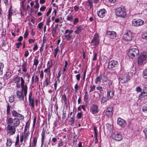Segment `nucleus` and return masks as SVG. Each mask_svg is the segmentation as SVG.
<instances>
[{
  "label": "nucleus",
  "mask_w": 147,
  "mask_h": 147,
  "mask_svg": "<svg viewBox=\"0 0 147 147\" xmlns=\"http://www.w3.org/2000/svg\"><path fill=\"white\" fill-rule=\"evenodd\" d=\"M13 9H12V6H11L9 9L8 13V19H10L11 18V16L13 14Z\"/></svg>",
  "instance_id": "26"
},
{
  "label": "nucleus",
  "mask_w": 147,
  "mask_h": 147,
  "mask_svg": "<svg viewBox=\"0 0 147 147\" xmlns=\"http://www.w3.org/2000/svg\"><path fill=\"white\" fill-rule=\"evenodd\" d=\"M101 79L100 76H98L96 77L95 80V83L96 84H98V82H100V79Z\"/></svg>",
  "instance_id": "43"
},
{
  "label": "nucleus",
  "mask_w": 147,
  "mask_h": 147,
  "mask_svg": "<svg viewBox=\"0 0 147 147\" xmlns=\"http://www.w3.org/2000/svg\"><path fill=\"white\" fill-rule=\"evenodd\" d=\"M147 57V54L145 53H141L138 59V63L139 65H142L146 61Z\"/></svg>",
  "instance_id": "5"
},
{
  "label": "nucleus",
  "mask_w": 147,
  "mask_h": 147,
  "mask_svg": "<svg viewBox=\"0 0 147 147\" xmlns=\"http://www.w3.org/2000/svg\"><path fill=\"white\" fill-rule=\"evenodd\" d=\"M23 60L24 61V63H23L22 65V68L23 71L25 72L27 71V69L28 68V67H27V60L25 61H24L23 59Z\"/></svg>",
  "instance_id": "21"
},
{
  "label": "nucleus",
  "mask_w": 147,
  "mask_h": 147,
  "mask_svg": "<svg viewBox=\"0 0 147 147\" xmlns=\"http://www.w3.org/2000/svg\"><path fill=\"white\" fill-rule=\"evenodd\" d=\"M106 11L104 9H101L97 12L98 16L101 18H103L105 16Z\"/></svg>",
  "instance_id": "18"
},
{
  "label": "nucleus",
  "mask_w": 147,
  "mask_h": 147,
  "mask_svg": "<svg viewBox=\"0 0 147 147\" xmlns=\"http://www.w3.org/2000/svg\"><path fill=\"white\" fill-rule=\"evenodd\" d=\"M24 142H26L27 140L28 139V137L30 135V132L28 131L27 132L24 133Z\"/></svg>",
  "instance_id": "32"
},
{
  "label": "nucleus",
  "mask_w": 147,
  "mask_h": 147,
  "mask_svg": "<svg viewBox=\"0 0 147 147\" xmlns=\"http://www.w3.org/2000/svg\"><path fill=\"white\" fill-rule=\"evenodd\" d=\"M43 23L42 22H41L38 24V27L40 29H41Z\"/></svg>",
  "instance_id": "63"
},
{
  "label": "nucleus",
  "mask_w": 147,
  "mask_h": 147,
  "mask_svg": "<svg viewBox=\"0 0 147 147\" xmlns=\"http://www.w3.org/2000/svg\"><path fill=\"white\" fill-rule=\"evenodd\" d=\"M38 63H39L38 60V59H37L36 58V57H35L34 59V64H33L34 65H35L36 66L35 68H36L37 65H38Z\"/></svg>",
  "instance_id": "34"
},
{
  "label": "nucleus",
  "mask_w": 147,
  "mask_h": 147,
  "mask_svg": "<svg viewBox=\"0 0 147 147\" xmlns=\"http://www.w3.org/2000/svg\"><path fill=\"white\" fill-rule=\"evenodd\" d=\"M79 87V86H78V84H76L74 88L75 89V91L76 92H77L78 88Z\"/></svg>",
  "instance_id": "61"
},
{
  "label": "nucleus",
  "mask_w": 147,
  "mask_h": 147,
  "mask_svg": "<svg viewBox=\"0 0 147 147\" xmlns=\"http://www.w3.org/2000/svg\"><path fill=\"white\" fill-rule=\"evenodd\" d=\"M107 96L111 98H112L114 96V93L112 90H109L107 92Z\"/></svg>",
  "instance_id": "31"
},
{
  "label": "nucleus",
  "mask_w": 147,
  "mask_h": 147,
  "mask_svg": "<svg viewBox=\"0 0 147 147\" xmlns=\"http://www.w3.org/2000/svg\"><path fill=\"white\" fill-rule=\"evenodd\" d=\"M67 19L68 21H72L73 19V17L72 15L70 14L67 16Z\"/></svg>",
  "instance_id": "35"
},
{
  "label": "nucleus",
  "mask_w": 147,
  "mask_h": 147,
  "mask_svg": "<svg viewBox=\"0 0 147 147\" xmlns=\"http://www.w3.org/2000/svg\"><path fill=\"white\" fill-rule=\"evenodd\" d=\"M83 29V26L81 25H80L77 27L76 30L74 31V33L76 34H78Z\"/></svg>",
  "instance_id": "20"
},
{
  "label": "nucleus",
  "mask_w": 147,
  "mask_h": 147,
  "mask_svg": "<svg viewBox=\"0 0 147 147\" xmlns=\"http://www.w3.org/2000/svg\"><path fill=\"white\" fill-rule=\"evenodd\" d=\"M78 137L76 135H75L73 139V142H76L77 141L78 139Z\"/></svg>",
  "instance_id": "55"
},
{
  "label": "nucleus",
  "mask_w": 147,
  "mask_h": 147,
  "mask_svg": "<svg viewBox=\"0 0 147 147\" xmlns=\"http://www.w3.org/2000/svg\"><path fill=\"white\" fill-rule=\"evenodd\" d=\"M63 142H62V141H60L58 143V147L61 146L63 145Z\"/></svg>",
  "instance_id": "62"
},
{
  "label": "nucleus",
  "mask_w": 147,
  "mask_h": 147,
  "mask_svg": "<svg viewBox=\"0 0 147 147\" xmlns=\"http://www.w3.org/2000/svg\"><path fill=\"white\" fill-rule=\"evenodd\" d=\"M29 125H28V123L27 122L26 124V125L25 127V129L24 130V133H25L26 132H27V129L29 127Z\"/></svg>",
  "instance_id": "49"
},
{
  "label": "nucleus",
  "mask_w": 147,
  "mask_h": 147,
  "mask_svg": "<svg viewBox=\"0 0 147 147\" xmlns=\"http://www.w3.org/2000/svg\"><path fill=\"white\" fill-rule=\"evenodd\" d=\"M12 143V140L9 138H7L6 143V146L8 147L10 146H11Z\"/></svg>",
  "instance_id": "25"
},
{
  "label": "nucleus",
  "mask_w": 147,
  "mask_h": 147,
  "mask_svg": "<svg viewBox=\"0 0 147 147\" xmlns=\"http://www.w3.org/2000/svg\"><path fill=\"white\" fill-rule=\"evenodd\" d=\"M69 121L71 122V125H73L74 123L75 119L74 117H71Z\"/></svg>",
  "instance_id": "50"
},
{
  "label": "nucleus",
  "mask_w": 147,
  "mask_h": 147,
  "mask_svg": "<svg viewBox=\"0 0 147 147\" xmlns=\"http://www.w3.org/2000/svg\"><path fill=\"white\" fill-rule=\"evenodd\" d=\"M45 128L44 127L42 129V131L41 133V142L42 145L43 144L44 142V140L45 139Z\"/></svg>",
  "instance_id": "23"
},
{
  "label": "nucleus",
  "mask_w": 147,
  "mask_h": 147,
  "mask_svg": "<svg viewBox=\"0 0 147 147\" xmlns=\"http://www.w3.org/2000/svg\"><path fill=\"white\" fill-rule=\"evenodd\" d=\"M66 40H69L71 39L72 38V36L70 34H68L64 36Z\"/></svg>",
  "instance_id": "29"
},
{
  "label": "nucleus",
  "mask_w": 147,
  "mask_h": 147,
  "mask_svg": "<svg viewBox=\"0 0 147 147\" xmlns=\"http://www.w3.org/2000/svg\"><path fill=\"white\" fill-rule=\"evenodd\" d=\"M20 78L18 76H17L13 79V82L15 83H18L20 82Z\"/></svg>",
  "instance_id": "39"
},
{
  "label": "nucleus",
  "mask_w": 147,
  "mask_h": 147,
  "mask_svg": "<svg viewBox=\"0 0 147 147\" xmlns=\"http://www.w3.org/2000/svg\"><path fill=\"white\" fill-rule=\"evenodd\" d=\"M11 106H9V105H7V115H8L10 112V109Z\"/></svg>",
  "instance_id": "47"
},
{
  "label": "nucleus",
  "mask_w": 147,
  "mask_h": 147,
  "mask_svg": "<svg viewBox=\"0 0 147 147\" xmlns=\"http://www.w3.org/2000/svg\"><path fill=\"white\" fill-rule=\"evenodd\" d=\"M144 23V21L140 19H134L132 22V26L135 27H138L142 26L143 24Z\"/></svg>",
  "instance_id": "8"
},
{
  "label": "nucleus",
  "mask_w": 147,
  "mask_h": 147,
  "mask_svg": "<svg viewBox=\"0 0 147 147\" xmlns=\"http://www.w3.org/2000/svg\"><path fill=\"white\" fill-rule=\"evenodd\" d=\"M73 31L72 30L67 29L65 30L64 33V34H67V33H68V34L71 35V33H73Z\"/></svg>",
  "instance_id": "40"
},
{
  "label": "nucleus",
  "mask_w": 147,
  "mask_h": 147,
  "mask_svg": "<svg viewBox=\"0 0 147 147\" xmlns=\"http://www.w3.org/2000/svg\"><path fill=\"white\" fill-rule=\"evenodd\" d=\"M90 88H91L90 90L89 91V92H91L93 91L94 90L95 86V85H94L92 86H90Z\"/></svg>",
  "instance_id": "48"
},
{
  "label": "nucleus",
  "mask_w": 147,
  "mask_h": 147,
  "mask_svg": "<svg viewBox=\"0 0 147 147\" xmlns=\"http://www.w3.org/2000/svg\"><path fill=\"white\" fill-rule=\"evenodd\" d=\"M116 33L114 31H107V35L111 39L115 38L116 37Z\"/></svg>",
  "instance_id": "15"
},
{
  "label": "nucleus",
  "mask_w": 147,
  "mask_h": 147,
  "mask_svg": "<svg viewBox=\"0 0 147 147\" xmlns=\"http://www.w3.org/2000/svg\"><path fill=\"white\" fill-rule=\"evenodd\" d=\"M139 53V50L137 48H132L130 49L128 53L129 57L131 59H133L137 56Z\"/></svg>",
  "instance_id": "2"
},
{
  "label": "nucleus",
  "mask_w": 147,
  "mask_h": 147,
  "mask_svg": "<svg viewBox=\"0 0 147 147\" xmlns=\"http://www.w3.org/2000/svg\"><path fill=\"white\" fill-rule=\"evenodd\" d=\"M61 100L63 102L64 101V103L65 104H66L67 103V98H66V96L65 94H64L61 97Z\"/></svg>",
  "instance_id": "33"
},
{
  "label": "nucleus",
  "mask_w": 147,
  "mask_h": 147,
  "mask_svg": "<svg viewBox=\"0 0 147 147\" xmlns=\"http://www.w3.org/2000/svg\"><path fill=\"white\" fill-rule=\"evenodd\" d=\"M118 62L115 60H112L109 62L108 68L111 70H114L116 69L118 65Z\"/></svg>",
  "instance_id": "4"
},
{
  "label": "nucleus",
  "mask_w": 147,
  "mask_h": 147,
  "mask_svg": "<svg viewBox=\"0 0 147 147\" xmlns=\"http://www.w3.org/2000/svg\"><path fill=\"white\" fill-rule=\"evenodd\" d=\"M50 83V78L49 77H47L45 81V86L47 87L48 85Z\"/></svg>",
  "instance_id": "28"
},
{
  "label": "nucleus",
  "mask_w": 147,
  "mask_h": 147,
  "mask_svg": "<svg viewBox=\"0 0 147 147\" xmlns=\"http://www.w3.org/2000/svg\"><path fill=\"white\" fill-rule=\"evenodd\" d=\"M107 98L105 97H102V98L101 102L102 103H104L105 102H106L107 101Z\"/></svg>",
  "instance_id": "52"
},
{
  "label": "nucleus",
  "mask_w": 147,
  "mask_h": 147,
  "mask_svg": "<svg viewBox=\"0 0 147 147\" xmlns=\"http://www.w3.org/2000/svg\"><path fill=\"white\" fill-rule=\"evenodd\" d=\"M133 36L132 33L131 31H129L123 35V38L125 40L129 41L132 40Z\"/></svg>",
  "instance_id": "10"
},
{
  "label": "nucleus",
  "mask_w": 147,
  "mask_h": 147,
  "mask_svg": "<svg viewBox=\"0 0 147 147\" xmlns=\"http://www.w3.org/2000/svg\"><path fill=\"white\" fill-rule=\"evenodd\" d=\"M143 77L144 78L147 79V69H145L143 71Z\"/></svg>",
  "instance_id": "38"
},
{
  "label": "nucleus",
  "mask_w": 147,
  "mask_h": 147,
  "mask_svg": "<svg viewBox=\"0 0 147 147\" xmlns=\"http://www.w3.org/2000/svg\"><path fill=\"white\" fill-rule=\"evenodd\" d=\"M32 93L30 92L29 95V105L30 106H31L32 108L34 107V100L33 98H32Z\"/></svg>",
  "instance_id": "17"
},
{
  "label": "nucleus",
  "mask_w": 147,
  "mask_h": 147,
  "mask_svg": "<svg viewBox=\"0 0 147 147\" xmlns=\"http://www.w3.org/2000/svg\"><path fill=\"white\" fill-rule=\"evenodd\" d=\"M142 110L143 111H147V106H144L142 108Z\"/></svg>",
  "instance_id": "64"
},
{
  "label": "nucleus",
  "mask_w": 147,
  "mask_h": 147,
  "mask_svg": "<svg viewBox=\"0 0 147 147\" xmlns=\"http://www.w3.org/2000/svg\"><path fill=\"white\" fill-rule=\"evenodd\" d=\"M21 86H24V81L23 79V78L22 77H21Z\"/></svg>",
  "instance_id": "56"
},
{
  "label": "nucleus",
  "mask_w": 147,
  "mask_h": 147,
  "mask_svg": "<svg viewBox=\"0 0 147 147\" xmlns=\"http://www.w3.org/2000/svg\"><path fill=\"white\" fill-rule=\"evenodd\" d=\"M90 110L93 114L97 113L98 111V106L94 105H93L91 106Z\"/></svg>",
  "instance_id": "16"
},
{
  "label": "nucleus",
  "mask_w": 147,
  "mask_h": 147,
  "mask_svg": "<svg viewBox=\"0 0 147 147\" xmlns=\"http://www.w3.org/2000/svg\"><path fill=\"white\" fill-rule=\"evenodd\" d=\"M111 137L113 139L117 141H120L123 139L121 135L117 132L113 133L111 135Z\"/></svg>",
  "instance_id": "9"
},
{
  "label": "nucleus",
  "mask_w": 147,
  "mask_h": 147,
  "mask_svg": "<svg viewBox=\"0 0 147 147\" xmlns=\"http://www.w3.org/2000/svg\"><path fill=\"white\" fill-rule=\"evenodd\" d=\"M86 7L87 9L90 10L93 7L92 3L91 0H88L86 3Z\"/></svg>",
  "instance_id": "19"
},
{
  "label": "nucleus",
  "mask_w": 147,
  "mask_h": 147,
  "mask_svg": "<svg viewBox=\"0 0 147 147\" xmlns=\"http://www.w3.org/2000/svg\"><path fill=\"white\" fill-rule=\"evenodd\" d=\"M29 34L28 30H26L25 32V33L24 35V38H27Z\"/></svg>",
  "instance_id": "46"
},
{
  "label": "nucleus",
  "mask_w": 147,
  "mask_h": 147,
  "mask_svg": "<svg viewBox=\"0 0 147 147\" xmlns=\"http://www.w3.org/2000/svg\"><path fill=\"white\" fill-rule=\"evenodd\" d=\"M79 21L78 19L77 18H75L74 20L73 21V24L74 25L76 24Z\"/></svg>",
  "instance_id": "51"
},
{
  "label": "nucleus",
  "mask_w": 147,
  "mask_h": 147,
  "mask_svg": "<svg viewBox=\"0 0 147 147\" xmlns=\"http://www.w3.org/2000/svg\"><path fill=\"white\" fill-rule=\"evenodd\" d=\"M39 80V77H38V76H35V80L34 81L37 84H38V83Z\"/></svg>",
  "instance_id": "53"
},
{
  "label": "nucleus",
  "mask_w": 147,
  "mask_h": 147,
  "mask_svg": "<svg viewBox=\"0 0 147 147\" xmlns=\"http://www.w3.org/2000/svg\"><path fill=\"white\" fill-rule=\"evenodd\" d=\"M59 51L58 47L54 49V57L56 58L57 52Z\"/></svg>",
  "instance_id": "44"
},
{
  "label": "nucleus",
  "mask_w": 147,
  "mask_h": 147,
  "mask_svg": "<svg viewBox=\"0 0 147 147\" xmlns=\"http://www.w3.org/2000/svg\"><path fill=\"white\" fill-rule=\"evenodd\" d=\"M14 100V97L13 96H11L9 97V101L10 103L12 102Z\"/></svg>",
  "instance_id": "42"
},
{
  "label": "nucleus",
  "mask_w": 147,
  "mask_h": 147,
  "mask_svg": "<svg viewBox=\"0 0 147 147\" xmlns=\"http://www.w3.org/2000/svg\"><path fill=\"white\" fill-rule=\"evenodd\" d=\"M101 79L103 82H106L108 80V78L104 75L101 74L100 76Z\"/></svg>",
  "instance_id": "27"
},
{
  "label": "nucleus",
  "mask_w": 147,
  "mask_h": 147,
  "mask_svg": "<svg viewBox=\"0 0 147 147\" xmlns=\"http://www.w3.org/2000/svg\"><path fill=\"white\" fill-rule=\"evenodd\" d=\"M147 93H144V94L143 92H142L140 94L139 96V98L141 100H142L143 99V98H144V97H145L147 96Z\"/></svg>",
  "instance_id": "30"
},
{
  "label": "nucleus",
  "mask_w": 147,
  "mask_h": 147,
  "mask_svg": "<svg viewBox=\"0 0 147 147\" xmlns=\"http://www.w3.org/2000/svg\"><path fill=\"white\" fill-rule=\"evenodd\" d=\"M57 26H55V28H53V30L52 32V36L53 37H55L56 34V30Z\"/></svg>",
  "instance_id": "36"
},
{
  "label": "nucleus",
  "mask_w": 147,
  "mask_h": 147,
  "mask_svg": "<svg viewBox=\"0 0 147 147\" xmlns=\"http://www.w3.org/2000/svg\"><path fill=\"white\" fill-rule=\"evenodd\" d=\"M97 90H99L100 93L102 94L103 93V88L101 86H98L96 87Z\"/></svg>",
  "instance_id": "41"
},
{
  "label": "nucleus",
  "mask_w": 147,
  "mask_h": 147,
  "mask_svg": "<svg viewBox=\"0 0 147 147\" xmlns=\"http://www.w3.org/2000/svg\"><path fill=\"white\" fill-rule=\"evenodd\" d=\"M37 141V138L36 137H34L33 139V143L34 146H36V144Z\"/></svg>",
  "instance_id": "45"
},
{
  "label": "nucleus",
  "mask_w": 147,
  "mask_h": 147,
  "mask_svg": "<svg viewBox=\"0 0 147 147\" xmlns=\"http://www.w3.org/2000/svg\"><path fill=\"white\" fill-rule=\"evenodd\" d=\"M116 13L117 16L123 18L125 17L126 15L125 10L123 6H121L117 8L116 11Z\"/></svg>",
  "instance_id": "3"
},
{
  "label": "nucleus",
  "mask_w": 147,
  "mask_h": 147,
  "mask_svg": "<svg viewBox=\"0 0 147 147\" xmlns=\"http://www.w3.org/2000/svg\"><path fill=\"white\" fill-rule=\"evenodd\" d=\"M12 115L15 117H18L20 120H23L24 119V116L22 114L18 113L15 110H13L12 111Z\"/></svg>",
  "instance_id": "12"
},
{
  "label": "nucleus",
  "mask_w": 147,
  "mask_h": 147,
  "mask_svg": "<svg viewBox=\"0 0 147 147\" xmlns=\"http://www.w3.org/2000/svg\"><path fill=\"white\" fill-rule=\"evenodd\" d=\"M113 107H108L105 113V115L108 117H111L113 114Z\"/></svg>",
  "instance_id": "13"
},
{
  "label": "nucleus",
  "mask_w": 147,
  "mask_h": 147,
  "mask_svg": "<svg viewBox=\"0 0 147 147\" xmlns=\"http://www.w3.org/2000/svg\"><path fill=\"white\" fill-rule=\"evenodd\" d=\"M46 42V38L45 36H44L43 38V42L42 43V46L43 47V45Z\"/></svg>",
  "instance_id": "58"
},
{
  "label": "nucleus",
  "mask_w": 147,
  "mask_h": 147,
  "mask_svg": "<svg viewBox=\"0 0 147 147\" xmlns=\"http://www.w3.org/2000/svg\"><path fill=\"white\" fill-rule=\"evenodd\" d=\"M22 91L24 92L25 96H26L27 93L28 87L26 85L21 86Z\"/></svg>",
  "instance_id": "22"
},
{
  "label": "nucleus",
  "mask_w": 147,
  "mask_h": 147,
  "mask_svg": "<svg viewBox=\"0 0 147 147\" xmlns=\"http://www.w3.org/2000/svg\"><path fill=\"white\" fill-rule=\"evenodd\" d=\"M88 99V95H85L84 96V100L85 102H87Z\"/></svg>",
  "instance_id": "60"
},
{
  "label": "nucleus",
  "mask_w": 147,
  "mask_h": 147,
  "mask_svg": "<svg viewBox=\"0 0 147 147\" xmlns=\"http://www.w3.org/2000/svg\"><path fill=\"white\" fill-rule=\"evenodd\" d=\"M17 97L18 98L20 101L22 102L24 101V94L22 92L19 90H18L16 92Z\"/></svg>",
  "instance_id": "11"
},
{
  "label": "nucleus",
  "mask_w": 147,
  "mask_h": 147,
  "mask_svg": "<svg viewBox=\"0 0 147 147\" xmlns=\"http://www.w3.org/2000/svg\"><path fill=\"white\" fill-rule=\"evenodd\" d=\"M20 119L17 118L13 119L11 117L9 118L7 120V124L13 125L15 127L18 126L20 124Z\"/></svg>",
  "instance_id": "1"
},
{
  "label": "nucleus",
  "mask_w": 147,
  "mask_h": 147,
  "mask_svg": "<svg viewBox=\"0 0 147 147\" xmlns=\"http://www.w3.org/2000/svg\"><path fill=\"white\" fill-rule=\"evenodd\" d=\"M50 71V68L49 67H48L47 69H45L44 70V72L45 73H47Z\"/></svg>",
  "instance_id": "59"
},
{
  "label": "nucleus",
  "mask_w": 147,
  "mask_h": 147,
  "mask_svg": "<svg viewBox=\"0 0 147 147\" xmlns=\"http://www.w3.org/2000/svg\"><path fill=\"white\" fill-rule=\"evenodd\" d=\"M38 48V47L37 46V43H35L34 44V48L33 49V50L34 51H35L37 50Z\"/></svg>",
  "instance_id": "57"
},
{
  "label": "nucleus",
  "mask_w": 147,
  "mask_h": 147,
  "mask_svg": "<svg viewBox=\"0 0 147 147\" xmlns=\"http://www.w3.org/2000/svg\"><path fill=\"white\" fill-rule=\"evenodd\" d=\"M6 128L7 133L10 135H13L15 134L16 132V127L12 125L7 124Z\"/></svg>",
  "instance_id": "6"
},
{
  "label": "nucleus",
  "mask_w": 147,
  "mask_h": 147,
  "mask_svg": "<svg viewBox=\"0 0 147 147\" xmlns=\"http://www.w3.org/2000/svg\"><path fill=\"white\" fill-rule=\"evenodd\" d=\"M3 64L2 63H0V75H1L3 74Z\"/></svg>",
  "instance_id": "37"
},
{
  "label": "nucleus",
  "mask_w": 147,
  "mask_h": 147,
  "mask_svg": "<svg viewBox=\"0 0 147 147\" xmlns=\"http://www.w3.org/2000/svg\"><path fill=\"white\" fill-rule=\"evenodd\" d=\"M99 39L98 37H94L91 42L92 43L94 42L95 45L96 46L99 44Z\"/></svg>",
  "instance_id": "24"
},
{
  "label": "nucleus",
  "mask_w": 147,
  "mask_h": 147,
  "mask_svg": "<svg viewBox=\"0 0 147 147\" xmlns=\"http://www.w3.org/2000/svg\"><path fill=\"white\" fill-rule=\"evenodd\" d=\"M82 114V113H78L77 114V117L78 119H80L81 118Z\"/></svg>",
  "instance_id": "54"
},
{
  "label": "nucleus",
  "mask_w": 147,
  "mask_h": 147,
  "mask_svg": "<svg viewBox=\"0 0 147 147\" xmlns=\"http://www.w3.org/2000/svg\"><path fill=\"white\" fill-rule=\"evenodd\" d=\"M117 123L122 127H125L126 125V123L125 120L120 117H119L118 118Z\"/></svg>",
  "instance_id": "14"
},
{
  "label": "nucleus",
  "mask_w": 147,
  "mask_h": 147,
  "mask_svg": "<svg viewBox=\"0 0 147 147\" xmlns=\"http://www.w3.org/2000/svg\"><path fill=\"white\" fill-rule=\"evenodd\" d=\"M130 77L127 74H122L119 76V80L122 83H125L129 80Z\"/></svg>",
  "instance_id": "7"
}]
</instances>
